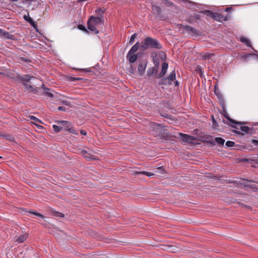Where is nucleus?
Instances as JSON below:
<instances>
[{
	"mask_svg": "<svg viewBox=\"0 0 258 258\" xmlns=\"http://www.w3.org/2000/svg\"><path fill=\"white\" fill-rule=\"evenodd\" d=\"M162 47V45L157 39L150 37L145 38L144 42H142L140 45V49L142 50L149 48L161 49Z\"/></svg>",
	"mask_w": 258,
	"mask_h": 258,
	"instance_id": "nucleus-1",
	"label": "nucleus"
},
{
	"mask_svg": "<svg viewBox=\"0 0 258 258\" xmlns=\"http://www.w3.org/2000/svg\"><path fill=\"white\" fill-rule=\"evenodd\" d=\"M175 70H173L171 72L169 75L165 78H162L159 82L158 84L160 85H171L172 82L175 80Z\"/></svg>",
	"mask_w": 258,
	"mask_h": 258,
	"instance_id": "nucleus-2",
	"label": "nucleus"
},
{
	"mask_svg": "<svg viewBox=\"0 0 258 258\" xmlns=\"http://www.w3.org/2000/svg\"><path fill=\"white\" fill-rule=\"evenodd\" d=\"M179 136L181 141L184 143H191L196 139V138L194 136L182 133H180Z\"/></svg>",
	"mask_w": 258,
	"mask_h": 258,
	"instance_id": "nucleus-3",
	"label": "nucleus"
},
{
	"mask_svg": "<svg viewBox=\"0 0 258 258\" xmlns=\"http://www.w3.org/2000/svg\"><path fill=\"white\" fill-rule=\"evenodd\" d=\"M139 64L138 66V72L140 76H142L145 72L147 67V61L146 60L139 61Z\"/></svg>",
	"mask_w": 258,
	"mask_h": 258,
	"instance_id": "nucleus-4",
	"label": "nucleus"
},
{
	"mask_svg": "<svg viewBox=\"0 0 258 258\" xmlns=\"http://www.w3.org/2000/svg\"><path fill=\"white\" fill-rule=\"evenodd\" d=\"M213 19L216 21L222 22L228 21L230 19V17L229 16H225L221 13L214 12Z\"/></svg>",
	"mask_w": 258,
	"mask_h": 258,
	"instance_id": "nucleus-5",
	"label": "nucleus"
},
{
	"mask_svg": "<svg viewBox=\"0 0 258 258\" xmlns=\"http://www.w3.org/2000/svg\"><path fill=\"white\" fill-rule=\"evenodd\" d=\"M168 68V64L167 62H163L162 64V70L161 72L156 76V78L158 79L163 77L167 73V71Z\"/></svg>",
	"mask_w": 258,
	"mask_h": 258,
	"instance_id": "nucleus-6",
	"label": "nucleus"
},
{
	"mask_svg": "<svg viewBox=\"0 0 258 258\" xmlns=\"http://www.w3.org/2000/svg\"><path fill=\"white\" fill-rule=\"evenodd\" d=\"M0 37H3L8 39H14V36L13 35L11 34L9 32L0 28Z\"/></svg>",
	"mask_w": 258,
	"mask_h": 258,
	"instance_id": "nucleus-7",
	"label": "nucleus"
},
{
	"mask_svg": "<svg viewBox=\"0 0 258 258\" xmlns=\"http://www.w3.org/2000/svg\"><path fill=\"white\" fill-rule=\"evenodd\" d=\"M25 3L28 4V7L32 6V10L37 8L40 5L39 0H25Z\"/></svg>",
	"mask_w": 258,
	"mask_h": 258,
	"instance_id": "nucleus-8",
	"label": "nucleus"
},
{
	"mask_svg": "<svg viewBox=\"0 0 258 258\" xmlns=\"http://www.w3.org/2000/svg\"><path fill=\"white\" fill-rule=\"evenodd\" d=\"M182 28H183L184 30H185V31L188 32V33H190V34H192L195 35H199V33L197 32V30L195 28H194L190 26L183 25Z\"/></svg>",
	"mask_w": 258,
	"mask_h": 258,
	"instance_id": "nucleus-9",
	"label": "nucleus"
},
{
	"mask_svg": "<svg viewBox=\"0 0 258 258\" xmlns=\"http://www.w3.org/2000/svg\"><path fill=\"white\" fill-rule=\"evenodd\" d=\"M23 85L25 86V90L27 91H28L29 92H33L34 93H38V90L39 89V88H38V87L34 88L32 86H31L29 84L25 83H23Z\"/></svg>",
	"mask_w": 258,
	"mask_h": 258,
	"instance_id": "nucleus-10",
	"label": "nucleus"
},
{
	"mask_svg": "<svg viewBox=\"0 0 258 258\" xmlns=\"http://www.w3.org/2000/svg\"><path fill=\"white\" fill-rule=\"evenodd\" d=\"M88 28L91 31L94 32L95 34H98L99 31L96 28V25L93 23L91 20H88Z\"/></svg>",
	"mask_w": 258,
	"mask_h": 258,
	"instance_id": "nucleus-11",
	"label": "nucleus"
},
{
	"mask_svg": "<svg viewBox=\"0 0 258 258\" xmlns=\"http://www.w3.org/2000/svg\"><path fill=\"white\" fill-rule=\"evenodd\" d=\"M89 20H91V21L95 24V25H97L101 24L102 20V18L100 17H94L92 16L90 17Z\"/></svg>",
	"mask_w": 258,
	"mask_h": 258,
	"instance_id": "nucleus-12",
	"label": "nucleus"
},
{
	"mask_svg": "<svg viewBox=\"0 0 258 258\" xmlns=\"http://www.w3.org/2000/svg\"><path fill=\"white\" fill-rule=\"evenodd\" d=\"M28 235L27 233H23L20 235L19 236L17 237L16 239V241L18 243H23L28 238Z\"/></svg>",
	"mask_w": 258,
	"mask_h": 258,
	"instance_id": "nucleus-13",
	"label": "nucleus"
},
{
	"mask_svg": "<svg viewBox=\"0 0 258 258\" xmlns=\"http://www.w3.org/2000/svg\"><path fill=\"white\" fill-rule=\"evenodd\" d=\"M140 43L139 42H137L136 44H135L128 52V55H130L131 54H134L137 51L140 47Z\"/></svg>",
	"mask_w": 258,
	"mask_h": 258,
	"instance_id": "nucleus-14",
	"label": "nucleus"
},
{
	"mask_svg": "<svg viewBox=\"0 0 258 258\" xmlns=\"http://www.w3.org/2000/svg\"><path fill=\"white\" fill-rule=\"evenodd\" d=\"M24 19L25 21L29 22L32 27L36 29V27L37 26L36 22L34 21V20L30 17H29V16H27L25 15L24 16Z\"/></svg>",
	"mask_w": 258,
	"mask_h": 258,
	"instance_id": "nucleus-15",
	"label": "nucleus"
},
{
	"mask_svg": "<svg viewBox=\"0 0 258 258\" xmlns=\"http://www.w3.org/2000/svg\"><path fill=\"white\" fill-rule=\"evenodd\" d=\"M158 68L155 67L149 68L147 71V76H151L153 74H156L158 72Z\"/></svg>",
	"mask_w": 258,
	"mask_h": 258,
	"instance_id": "nucleus-16",
	"label": "nucleus"
},
{
	"mask_svg": "<svg viewBox=\"0 0 258 258\" xmlns=\"http://www.w3.org/2000/svg\"><path fill=\"white\" fill-rule=\"evenodd\" d=\"M152 10L154 14L158 16H159L161 14V9L159 6L153 5L152 6Z\"/></svg>",
	"mask_w": 258,
	"mask_h": 258,
	"instance_id": "nucleus-17",
	"label": "nucleus"
},
{
	"mask_svg": "<svg viewBox=\"0 0 258 258\" xmlns=\"http://www.w3.org/2000/svg\"><path fill=\"white\" fill-rule=\"evenodd\" d=\"M126 57L128 59L129 62L131 63H134L136 62L137 59V55L135 54H131L130 55H128V53L127 54Z\"/></svg>",
	"mask_w": 258,
	"mask_h": 258,
	"instance_id": "nucleus-18",
	"label": "nucleus"
},
{
	"mask_svg": "<svg viewBox=\"0 0 258 258\" xmlns=\"http://www.w3.org/2000/svg\"><path fill=\"white\" fill-rule=\"evenodd\" d=\"M34 78L33 77L30 76L29 75H24L23 76H20L19 77V79L24 82H29L31 79Z\"/></svg>",
	"mask_w": 258,
	"mask_h": 258,
	"instance_id": "nucleus-19",
	"label": "nucleus"
},
{
	"mask_svg": "<svg viewBox=\"0 0 258 258\" xmlns=\"http://www.w3.org/2000/svg\"><path fill=\"white\" fill-rule=\"evenodd\" d=\"M240 41L241 42L244 43L247 46L251 47V43L247 38L244 37H241Z\"/></svg>",
	"mask_w": 258,
	"mask_h": 258,
	"instance_id": "nucleus-20",
	"label": "nucleus"
},
{
	"mask_svg": "<svg viewBox=\"0 0 258 258\" xmlns=\"http://www.w3.org/2000/svg\"><path fill=\"white\" fill-rule=\"evenodd\" d=\"M200 13L204 14L205 15L209 16L212 18L213 17V15L214 14V12H212L210 10H205V11H201L200 12Z\"/></svg>",
	"mask_w": 258,
	"mask_h": 258,
	"instance_id": "nucleus-21",
	"label": "nucleus"
},
{
	"mask_svg": "<svg viewBox=\"0 0 258 258\" xmlns=\"http://www.w3.org/2000/svg\"><path fill=\"white\" fill-rule=\"evenodd\" d=\"M152 56L153 57V61L154 64H155V67L158 68L159 64V58L157 57V54L153 55V54H152Z\"/></svg>",
	"mask_w": 258,
	"mask_h": 258,
	"instance_id": "nucleus-22",
	"label": "nucleus"
},
{
	"mask_svg": "<svg viewBox=\"0 0 258 258\" xmlns=\"http://www.w3.org/2000/svg\"><path fill=\"white\" fill-rule=\"evenodd\" d=\"M240 130L245 133H248L250 131L252 130V128H249L247 126H241L240 127Z\"/></svg>",
	"mask_w": 258,
	"mask_h": 258,
	"instance_id": "nucleus-23",
	"label": "nucleus"
},
{
	"mask_svg": "<svg viewBox=\"0 0 258 258\" xmlns=\"http://www.w3.org/2000/svg\"><path fill=\"white\" fill-rule=\"evenodd\" d=\"M215 140L217 143V144H218L220 145L223 146L225 142V140L223 138L220 137L216 138L215 139Z\"/></svg>",
	"mask_w": 258,
	"mask_h": 258,
	"instance_id": "nucleus-24",
	"label": "nucleus"
},
{
	"mask_svg": "<svg viewBox=\"0 0 258 258\" xmlns=\"http://www.w3.org/2000/svg\"><path fill=\"white\" fill-rule=\"evenodd\" d=\"M201 18V16L199 14H196L194 16L190 17L189 18L188 22L190 23H192L194 19L199 20Z\"/></svg>",
	"mask_w": 258,
	"mask_h": 258,
	"instance_id": "nucleus-25",
	"label": "nucleus"
},
{
	"mask_svg": "<svg viewBox=\"0 0 258 258\" xmlns=\"http://www.w3.org/2000/svg\"><path fill=\"white\" fill-rule=\"evenodd\" d=\"M225 117H226V118H227V119H228V120L229 121H230L231 123H232L236 124H244V123H243V122H239V121H236V120H234V119H231V118H230V117H229V116H226V115H225Z\"/></svg>",
	"mask_w": 258,
	"mask_h": 258,
	"instance_id": "nucleus-26",
	"label": "nucleus"
},
{
	"mask_svg": "<svg viewBox=\"0 0 258 258\" xmlns=\"http://www.w3.org/2000/svg\"><path fill=\"white\" fill-rule=\"evenodd\" d=\"M52 214L53 216L56 217H63L64 216L63 214L55 211H52Z\"/></svg>",
	"mask_w": 258,
	"mask_h": 258,
	"instance_id": "nucleus-27",
	"label": "nucleus"
},
{
	"mask_svg": "<svg viewBox=\"0 0 258 258\" xmlns=\"http://www.w3.org/2000/svg\"><path fill=\"white\" fill-rule=\"evenodd\" d=\"M215 93L220 100H223V98L222 95L216 90V86L215 87Z\"/></svg>",
	"mask_w": 258,
	"mask_h": 258,
	"instance_id": "nucleus-28",
	"label": "nucleus"
},
{
	"mask_svg": "<svg viewBox=\"0 0 258 258\" xmlns=\"http://www.w3.org/2000/svg\"><path fill=\"white\" fill-rule=\"evenodd\" d=\"M96 14L98 15L97 17H100L102 18V16L104 11L101 9H98L95 11Z\"/></svg>",
	"mask_w": 258,
	"mask_h": 258,
	"instance_id": "nucleus-29",
	"label": "nucleus"
},
{
	"mask_svg": "<svg viewBox=\"0 0 258 258\" xmlns=\"http://www.w3.org/2000/svg\"><path fill=\"white\" fill-rule=\"evenodd\" d=\"M212 126L214 129H217V127H218V123L214 119L213 116H212Z\"/></svg>",
	"mask_w": 258,
	"mask_h": 258,
	"instance_id": "nucleus-30",
	"label": "nucleus"
},
{
	"mask_svg": "<svg viewBox=\"0 0 258 258\" xmlns=\"http://www.w3.org/2000/svg\"><path fill=\"white\" fill-rule=\"evenodd\" d=\"M52 127H53L54 131L56 133L60 132V130L62 128V127L55 125V124L53 125Z\"/></svg>",
	"mask_w": 258,
	"mask_h": 258,
	"instance_id": "nucleus-31",
	"label": "nucleus"
},
{
	"mask_svg": "<svg viewBox=\"0 0 258 258\" xmlns=\"http://www.w3.org/2000/svg\"><path fill=\"white\" fill-rule=\"evenodd\" d=\"M29 213L30 214H33L34 215H36L42 219H44V216L42 215L41 214H40V213H37L36 212H34V211H30L29 212Z\"/></svg>",
	"mask_w": 258,
	"mask_h": 258,
	"instance_id": "nucleus-32",
	"label": "nucleus"
},
{
	"mask_svg": "<svg viewBox=\"0 0 258 258\" xmlns=\"http://www.w3.org/2000/svg\"><path fill=\"white\" fill-rule=\"evenodd\" d=\"M235 144L234 142L231 141H228L226 142V146L228 147H233Z\"/></svg>",
	"mask_w": 258,
	"mask_h": 258,
	"instance_id": "nucleus-33",
	"label": "nucleus"
},
{
	"mask_svg": "<svg viewBox=\"0 0 258 258\" xmlns=\"http://www.w3.org/2000/svg\"><path fill=\"white\" fill-rule=\"evenodd\" d=\"M78 28L79 29L82 30L83 31L87 32H88V30H87V29L86 28L85 26L83 25H81V24L78 25Z\"/></svg>",
	"mask_w": 258,
	"mask_h": 258,
	"instance_id": "nucleus-34",
	"label": "nucleus"
},
{
	"mask_svg": "<svg viewBox=\"0 0 258 258\" xmlns=\"http://www.w3.org/2000/svg\"><path fill=\"white\" fill-rule=\"evenodd\" d=\"M68 131L74 135H78V132L74 128L71 127L68 129Z\"/></svg>",
	"mask_w": 258,
	"mask_h": 258,
	"instance_id": "nucleus-35",
	"label": "nucleus"
},
{
	"mask_svg": "<svg viewBox=\"0 0 258 258\" xmlns=\"http://www.w3.org/2000/svg\"><path fill=\"white\" fill-rule=\"evenodd\" d=\"M136 38V34L134 33L131 36V37L130 41H129V43L132 44L134 43Z\"/></svg>",
	"mask_w": 258,
	"mask_h": 258,
	"instance_id": "nucleus-36",
	"label": "nucleus"
},
{
	"mask_svg": "<svg viewBox=\"0 0 258 258\" xmlns=\"http://www.w3.org/2000/svg\"><path fill=\"white\" fill-rule=\"evenodd\" d=\"M213 55H214L213 53H206L203 56V57L204 59H206L208 58L211 57Z\"/></svg>",
	"mask_w": 258,
	"mask_h": 258,
	"instance_id": "nucleus-37",
	"label": "nucleus"
},
{
	"mask_svg": "<svg viewBox=\"0 0 258 258\" xmlns=\"http://www.w3.org/2000/svg\"><path fill=\"white\" fill-rule=\"evenodd\" d=\"M20 60L21 61L25 62H30L31 60L28 58L24 57H21L20 58Z\"/></svg>",
	"mask_w": 258,
	"mask_h": 258,
	"instance_id": "nucleus-38",
	"label": "nucleus"
},
{
	"mask_svg": "<svg viewBox=\"0 0 258 258\" xmlns=\"http://www.w3.org/2000/svg\"><path fill=\"white\" fill-rule=\"evenodd\" d=\"M29 117L30 119L34 120L35 121V123L36 122H40L39 119H38L36 117L33 115H30Z\"/></svg>",
	"mask_w": 258,
	"mask_h": 258,
	"instance_id": "nucleus-39",
	"label": "nucleus"
},
{
	"mask_svg": "<svg viewBox=\"0 0 258 258\" xmlns=\"http://www.w3.org/2000/svg\"><path fill=\"white\" fill-rule=\"evenodd\" d=\"M3 137L8 140H12V139H14L10 135H4Z\"/></svg>",
	"mask_w": 258,
	"mask_h": 258,
	"instance_id": "nucleus-40",
	"label": "nucleus"
},
{
	"mask_svg": "<svg viewBox=\"0 0 258 258\" xmlns=\"http://www.w3.org/2000/svg\"><path fill=\"white\" fill-rule=\"evenodd\" d=\"M141 174H145L148 176H151L154 175V174L152 172H149L147 171H143L142 172H141Z\"/></svg>",
	"mask_w": 258,
	"mask_h": 258,
	"instance_id": "nucleus-41",
	"label": "nucleus"
},
{
	"mask_svg": "<svg viewBox=\"0 0 258 258\" xmlns=\"http://www.w3.org/2000/svg\"><path fill=\"white\" fill-rule=\"evenodd\" d=\"M44 94L48 96V97H49L50 98H52L54 97V95L52 93L49 92L48 91H45L44 92Z\"/></svg>",
	"mask_w": 258,
	"mask_h": 258,
	"instance_id": "nucleus-42",
	"label": "nucleus"
},
{
	"mask_svg": "<svg viewBox=\"0 0 258 258\" xmlns=\"http://www.w3.org/2000/svg\"><path fill=\"white\" fill-rule=\"evenodd\" d=\"M70 80L72 81H75L81 80H82V78L70 77Z\"/></svg>",
	"mask_w": 258,
	"mask_h": 258,
	"instance_id": "nucleus-43",
	"label": "nucleus"
},
{
	"mask_svg": "<svg viewBox=\"0 0 258 258\" xmlns=\"http://www.w3.org/2000/svg\"><path fill=\"white\" fill-rule=\"evenodd\" d=\"M251 142L254 145L258 146V140H252Z\"/></svg>",
	"mask_w": 258,
	"mask_h": 258,
	"instance_id": "nucleus-44",
	"label": "nucleus"
},
{
	"mask_svg": "<svg viewBox=\"0 0 258 258\" xmlns=\"http://www.w3.org/2000/svg\"><path fill=\"white\" fill-rule=\"evenodd\" d=\"M233 132L239 135H243V133L239 131L234 130Z\"/></svg>",
	"mask_w": 258,
	"mask_h": 258,
	"instance_id": "nucleus-45",
	"label": "nucleus"
},
{
	"mask_svg": "<svg viewBox=\"0 0 258 258\" xmlns=\"http://www.w3.org/2000/svg\"><path fill=\"white\" fill-rule=\"evenodd\" d=\"M58 110H59L60 111H66V108L64 107H63V106H59L58 107Z\"/></svg>",
	"mask_w": 258,
	"mask_h": 258,
	"instance_id": "nucleus-46",
	"label": "nucleus"
},
{
	"mask_svg": "<svg viewBox=\"0 0 258 258\" xmlns=\"http://www.w3.org/2000/svg\"><path fill=\"white\" fill-rule=\"evenodd\" d=\"M80 133L82 135H86L87 134L86 131L85 130H81L80 131Z\"/></svg>",
	"mask_w": 258,
	"mask_h": 258,
	"instance_id": "nucleus-47",
	"label": "nucleus"
},
{
	"mask_svg": "<svg viewBox=\"0 0 258 258\" xmlns=\"http://www.w3.org/2000/svg\"><path fill=\"white\" fill-rule=\"evenodd\" d=\"M57 122H58V123H60L62 124H64L68 122L67 121H64V120L58 121Z\"/></svg>",
	"mask_w": 258,
	"mask_h": 258,
	"instance_id": "nucleus-48",
	"label": "nucleus"
},
{
	"mask_svg": "<svg viewBox=\"0 0 258 258\" xmlns=\"http://www.w3.org/2000/svg\"><path fill=\"white\" fill-rule=\"evenodd\" d=\"M32 123H33L34 124H35V125L37 126V127H38V128H42V127H42V126H41V125H38V124H37L36 123H35L34 122H32Z\"/></svg>",
	"mask_w": 258,
	"mask_h": 258,
	"instance_id": "nucleus-49",
	"label": "nucleus"
},
{
	"mask_svg": "<svg viewBox=\"0 0 258 258\" xmlns=\"http://www.w3.org/2000/svg\"><path fill=\"white\" fill-rule=\"evenodd\" d=\"M42 88L45 90V91H47V90H48L49 89L48 88H46L45 87L44 85L43 84L42 86Z\"/></svg>",
	"mask_w": 258,
	"mask_h": 258,
	"instance_id": "nucleus-50",
	"label": "nucleus"
},
{
	"mask_svg": "<svg viewBox=\"0 0 258 258\" xmlns=\"http://www.w3.org/2000/svg\"><path fill=\"white\" fill-rule=\"evenodd\" d=\"M231 9H232L231 7H227V8H226L225 11L226 12H228V11H230L231 10Z\"/></svg>",
	"mask_w": 258,
	"mask_h": 258,
	"instance_id": "nucleus-51",
	"label": "nucleus"
},
{
	"mask_svg": "<svg viewBox=\"0 0 258 258\" xmlns=\"http://www.w3.org/2000/svg\"><path fill=\"white\" fill-rule=\"evenodd\" d=\"M175 86H179V82L177 81H176L175 82Z\"/></svg>",
	"mask_w": 258,
	"mask_h": 258,
	"instance_id": "nucleus-52",
	"label": "nucleus"
},
{
	"mask_svg": "<svg viewBox=\"0 0 258 258\" xmlns=\"http://www.w3.org/2000/svg\"><path fill=\"white\" fill-rule=\"evenodd\" d=\"M231 126L233 128H237V129H239L238 127H237L236 125H232Z\"/></svg>",
	"mask_w": 258,
	"mask_h": 258,
	"instance_id": "nucleus-53",
	"label": "nucleus"
},
{
	"mask_svg": "<svg viewBox=\"0 0 258 258\" xmlns=\"http://www.w3.org/2000/svg\"><path fill=\"white\" fill-rule=\"evenodd\" d=\"M85 158H87L88 160H91V159H92V158H90V157H87V156H86V157H85Z\"/></svg>",
	"mask_w": 258,
	"mask_h": 258,
	"instance_id": "nucleus-54",
	"label": "nucleus"
},
{
	"mask_svg": "<svg viewBox=\"0 0 258 258\" xmlns=\"http://www.w3.org/2000/svg\"><path fill=\"white\" fill-rule=\"evenodd\" d=\"M83 70L86 71V72H90V70L89 69H83Z\"/></svg>",
	"mask_w": 258,
	"mask_h": 258,
	"instance_id": "nucleus-55",
	"label": "nucleus"
},
{
	"mask_svg": "<svg viewBox=\"0 0 258 258\" xmlns=\"http://www.w3.org/2000/svg\"><path fill=\"white\" fill-rule=\"evenodd\" d=\"M254 162H255V163L258 164V159H255V160H254Z\"/></svg>",
	"mask_w": 258,
	"mask_h": 258,
	"instance_id": "nucleus-56",
	"label": "nucleus"
},
{
	"mask_svg": "<svg viewBox=\"0 0 258 258\" xmlns=\"http://www.w3.org/2000/svg\"><path fill=\"white\" fill-rule=\"evenodd\" d=\"M4 136V134L0 132V137H2Z\"/></svg>",
	"mask_w": 258,
	"mask_h": 258,
	"instance_id": "nucleus-57",
	"label": "nucleus"
},
{
	"mask_svg": "<svg viewBox=\"0 0 258 258\" xmlns=\"http://www.w3.org/2000/svg\"><path fill=\"white\" fill-rule=\"evenodd\" d=\"M163 116L166 117V118H168L169 117V115H163Z\"/></svg>",
	"mask_w": 258,
	"mask_h": 258,
	"instance_id": "nucleus-58",
	"label": "nucleus"
},
{
	"mask_svg": "<svg viewBox=\"0 0 258 258\" xmlns=\"http://www.w3.org/2000/svg\"><path fill=\"white\" fill-rule=\"evenodd\" d=\"M131 69H132L131 72H133L134 70H133V69H132V67H131Z\"/></svg>",
	"mask_w": 258,
	"mask_h": 258,
	"instance_id": "nucleus-59",
	"label": "nucleus"
},
{
	"mask_svg": "<svg viewBox=\"0 0 258 258\" xmlns=\"http://www.w3.org/2000/svg\"><path fill=\"white\" fill-rule=\"evenodd\" d=\"M18 1V0H12V1H13V2H17V1Z\"/></svg>",
	"mask_w": 258,
	"mask_h": 258,
	"instance_id": "nucleus-60",
	"label": "nucleus"
},
{
	"mask_svg": "<svg viewBox=\"0 0 258 258\" xmlns=\"http://www.w3.org/2000/svg\"><path fill=\"white\" fill-rule=\"evenodd\" d=\"M82 152H83V153H86V151H83Z\"/></svg>",
	"mask_w": 258,
	"mask_h": 258,
	"instance_id": "nucleus-61",
	"label": "nucleus"
},
{
	"mask_svg": "<svg viewBox=\"0 0 258 258\" xmlns=\"http://www.w3.org/2000/svg\"><path fill=\"white\" fill-rule=\"evenodd\" d=\"M249 55H254V54H249Z\"/></svg>",
	"mask_w": 258,
	"mask_h": 258,
	"instance_id": "nucleus-62",
	"label": "nucleus"
},
{
	"mask_svg": "<svg viewBox=\"0 0 258 258\" xmlns=\"http://www.w3.org/2000/svg\"><path fill=\"white\" fill-rule=\"evenodd\" d=\"M0 158H2L1 157H0Z\"/></svg>",
	"mask_w": 258,
	"mask_h": 258,
	"instance_id": "nucleus-63",
	"label": "nucleus"
}]
</instances>
